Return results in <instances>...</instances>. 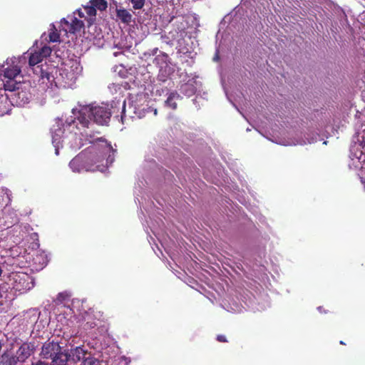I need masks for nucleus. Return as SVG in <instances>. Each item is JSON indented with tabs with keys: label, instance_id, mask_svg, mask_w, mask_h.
<instances>
[{
	"label": "nucleus",
	"instance_id": "nucleus-1",
	"mask_svg": "<svg viewBox=\"0 0 365 365\" xmlns=\"http://www.w3.org/2000/svg\"><path fill=\"white\" fill-rule=\"evenodd\" d=\"M40 356L42 359H51L50 365H54L58 361H60L61 359H66V358L69 357L68 351L63 350L59 344L53 341H48L43 344Z\"/></svg>",
	"mask_w": 365,
	"mask_h": 365
},
{
	"label": "nucleus",
	"instance_id": "nucleus-2",
	"mask_svg": "<svg viewBox=\"0 0 365 365\" xmlns=\"http://www.w3.org/2000/svg\"><path fill=\"white\" fill-rule=\"evenodd\" d=\"M9 281L13 289L19 292H25L34 287L32 277L25 272H12Z\"/></svg>",
	"mask_w": 365,
	"mask_h": 365
},
{
	"label": "nucleus",
	"instance_id": "nucleus-3",
	"mask_svg": "<svg viewBox=\"0 0 365 365\" xmlns=\"http://www.w3.org/2000/svg\"><path fill=\"white\" fill-rule=\"evenodd\" d=\"M21 67L17 64L8 66L4 71V77L8 80L4 83L5 90L13 91L19 89L18 83L14 79L21 73Z\"/></svg>",
	"mask_w": 365,
	"mask_h": 365
},
{
	"label": "nucleus",
	"instance_id": "nucleus-4",
	"mask_svg": "<svg viewBox=\"0 0 365 365\" xmlns=\"http://www.w3.org/2000/svg\"><path fill=\"white\" fill-rule=\"evenodd\" d=\"M90 113L95 123L99 125H106L110 120L111 113L106 106L90 107Z\"/></svg>",
	"mask_w": 365,
	"mask_h": 365
},
{
	"label": "nucleus",
	"instance_id": "nucleus-5",
	"mask_svg": "<svg viewBox=\"0 0 365 365\" xmlns=\"http://www.w3.org/2000/svg\"><path fill=\"white\" fill-rule=\"evenodd\" d=\"M35 350L34 343L24 342L16 351V359L20 363H24L34 354Z\"/></svg>",
	"mask_w": 365,
	"mask_h": 365
},
{
	"label": "nucleus",
	"instance_id": "nucleus-6",
	"mask_svg": "<svg viewBox=\"0 0 365 365\" xmlns=\"http://www.w3.org/2000/svg\"><path fill=\"white\" fill-rule=\"evenodd\" d=\"M51 53V48L49 46H43L38 51L31 53L29 58L30 66H34L41 63L44 58L49 56Z\"/></svg>",
	"mask_w": 365,
	"mask_h": 365
},
{
	"label": "nucleus",
	"instance_id": "nucleus-7",
	"mask_svg": "<svg viewBox=\"0 0 365 365\" xmlns=\"http://www.w3.org/2000/svg\"><path fill=\"white\" fill-rule=\"evenodd\" d=\"M91 353H88L87 350L84 349L83 346H76L74 349H71L70 353L68 352L69 359H71L73 362L77 363L82 360H84Z\"/></svg>",
	"mask_w": 365,
	"mask_h": 365
},
{
	"label": "nucleus",
	"instance_id": "nucleus-8",
	"mask_svg": "<svg viewBox=\"0 0 365 365\" xmlns=\"http://www.w3.org/2000/svg\"><path fill=\"white\" fill-rule=\"evenodd\" d=\"M61 22L69 26L68 31L72 34L80 31L84 27L83 21L78 19L76 17H73L71 23L64 18L61 19Z\"/></svg>",
	"mask_w": 365,
	"mask_h": 365
},
{
	"label": "nucleus",
	"instance_id": "nucleus-9",
	"mask_svg": "<svg viewBox=\"0 0 365 365\" xmlns=\"http://www.w3.org/2000/svg\"><path fill=\"white\" fill-rule=\"evenodd\" d=\"M90 107H85L81 109L77 120L83 127L88 128L91 120L93 118L90 113Z\"/></svg>",
	"mask_w": 365,
	"mask_h": 365
},
{
	"label": "nucleus",
	"instance_id": "nucleus-10",
	"mask_svg": "<svg viewBox=\"0 0 365 365\" xmlns=\"http://www.w3.org/2000/svg\"><path fill=\"white\" fill-rule=\"evenodd\" d=\"M16 359L14 354L6 351L0 356V365H16L19 361Z\"/></svg>",
	"mask_w": 365,
	"mask_h": 365
},
{
	"label": "nucleus",
	"instance_id": "nucleus-11",
	"mask_svg": "<svg viewBox=\"0 0 365 365\" xmlns=\"http://www.w3.org/2000/svg\"><path fill=\"white\" fill-rule=\"evenodd\" d=\"M116 16L123 24H128L132 21V14L125 9H116Z\"/></svg>",
	"mask_w": 365,
	"mask_h": 365
},
{
	"label": "nucleus",
	"instance_id": "nucleus-12",
	"mask_svg": "<svg viewBox=\"0 0 365 365\" xmlns=\"http://www.w3.org/2000/svg\"><path fill=\"white\" fill-rule=\"evenodd\" d=\"M34 72L38 75L41 79L43 81V83H45L44 80L46 79L48 82L51 81L53 76L51 75L50 72L46 70H44L42 68V66H37L35 68H34Z\"/></svg>",
	"mask_w": 365,
	"mask_h": 365
},
{
	"label": "nucleus",
	"instance_id": "nucleus-13",
	"mask_svg": "<svg viewBox=\"0 0 365 365\" xmlns=\"http://www.w3.org/2000/svg\"><path fill=\"white\" fill-rule=\"evenodd\" d=\"M51 132L52 134L53 143H58L63 135L64 130L62 128L59 123H57L56 125L53 126V128L51 129Z\"/></svg>",
	"mask_w": 365,
	"mask_h": 365
},
{
	"label": "nucleus",
	"instance_id": "nucleus-14",
	"mask_svg": "<svg viewBox=\"0 0 365 365\" xmlns=\"http://www.w3.org/2000/svg\"><path fill=\"white\" fill-rule=\"evenodd\" d=\"M180 98V96L177 92H172L169 94L167 100L165 101V105L173 110H175L178 107L176 100Z\"/></svg>",
	"mask_w": 365,
	"mask_h": 365
},
{
	"label": "nucleus",
	"instance_id": "nucleus-15",
	"mask_svg": "<svg viewBox=\"0 0 365 365\" xmlns=\"http://www.w3.org/2000/svg\"><path fill=\"white\" fill-rule=\"evenodd\" d=\"M83 10L89 19H88V24H92L96 16V11L95 10V8L92 4H89L83 6Z\"/></svg>",
	"mask_w": 365,
	"mask_h": 365
},
{
	"label": "nucleus",
	"instance_id": "nucleus-16",
	"mask_svg": "<svg viewBox=\"0 0 365 365\" xmlns=\"http://www.w3.org/2000/svg\"><path fill=\"white\" fill-rule=\"evenodd\" d=\"M10 102L6 97H0V116L7 114L10 110Z\"/></svg>",
	"mask_w": 365,
	"mask_h": 365
},
{
	"label": "nucleus",
	"instance_id": "nucleus-17",
	"mask_svg": "<svg viewBox=\"0 0 365 365\" xmlns=\"http://www.w3.org/2000/svg\"><path fill=\"white\" fill-rule=\"evenodd\" d=\"M49 41L51 42H59L60 41V34L57 31V29L56 28L54 24H51L50 29H49Z\"/></svg>",
	"mask_w": 365,
	"mask_h": 365
},
{
	"label": "nucleus",
	"instance_id": "nucleus-18",
	"mask_svg": "<svg viewBox=\"0 0 365 365\" xmlns=\"http://www.w3.org/2000/svg\"><path fill=\"white\" fill-rule=\"evenodd\" d=\"M89 4L93 6L96 11L98 9L101 11H106L108 7V3L106 0H91Z\"/></svg>",
	"mask_w": 365,
	"mask_h": 365
},
{
	"label": "nucleus",
	"instance_id": "nucleus-19",
	"mask_svg": "<svg viewBox=\"0 0 365 365\" xmlns=\"http://www.w3.org/2000/svg\"><path fill=\"white\" fill-rule=\"evenodd\" d=\"M81 365H100V361L91 354H89L84 359Z\"/></svg>",
	"mask_w": 365,
	"mask_h": 365
},
{
	"label": "nucleus",
	"instance_id": "nucleus-20",
	"mask_svg": "<svg viewBox=\"0 0 365 365\" xmlns=\"http://www.w3.org/2000/svg\"><path fill=\"white\" fill-rule=\"evenodd\" d=\"M85 320L86 321L85 324L86 328L92 329L97 326V323L93 319V315L90 313L86 314L85 317Z\"/></svg>",
	"mask_w": 365,
	"mask_h": 365
},
{
	"label": "nucleus",
	"instance_id": "nucleus-21",
	"mask_svg": "<svg viewBox=\"0 0 365 365\" xmlns=\"http://www.w3.org/2000/svg\"><path fill=\"white\" fill-rule=\"evenodd\" d=\"M133 5L134 10L142 9L145 5V0H129Z\"/></svg>",
	"mask_w": 365,
	"mask_h": 365
},
{
	"label": "nucleus",
	"instance_id": "nucleus-22",
	"mask_svg": "<svg viewBox=\"0 0 365 365\" xmlns=\"http://www.w3.org/2000/svg\"><path fill=\"white\" fill-rule=\"evenodd\" d=\"M76 12L80 18H84L88 21V19H89L88 17L85 15L84 12L81 9H78Z\"/></svg>",
	"mask_w": 365,
	"mask_h": 365
},
{
	"label": "nucleus",
	"instance_id": "nucleus-23",
	"mask_svg": "<svg viewBox=\"0 0 365 365\" xmlns=\"http://www.w3.org/2000/svg\"><path fill=\"white\" fill-rule=\"evenodd\" d=\"M217 340L219 342H227V338L225 335L219 334L217 336Z\"/></svg>",
	"mask_w": 365,
	"mask_h": 365
},
{
	"label": "nucleus",
	"instance_id": "nucleus-24",
	"mask_svg": "<svg viewBox=\"0 0 365 365\" xmlns=\"http://www.w3.org/2000/svg\"><path fill=\"white\" fill-rule=\"evenodd\" d=\"M31 365H48V363L43 361L41 360H38L35 362H32Z\"/></svg>",
	"mask_w": 365,
	"mask_h": 365
},
{
	"label": "nucleus",
	"instance_id": "nucleus-25",
	"mask_svg": "<svg viewBox=\"0 0 365 365\" xmlns=\"http://www.w3.org/2000/svg\"><path fill=\"white\" fill-rule=\"evenodd\" d=\"M78 162H79V157H76V158H73V159L71 161L70 165H71V166H73V165H75V164L78 163Z\"/></svg>",
	"mask_w": 365,
	"mask_h": 365
},
{
	"label": "nucleus",
	"instance_id": "nucleus-26",
	"mask_svg": "<svg viewBox=\"0 0 365 365\" xmlns=\"http://www.w3.org/2000/svg\"><path fill=\"white\" fill-rule=\"evenodd\" d=\"M125 101H124L123 103V110H125Z\"/></svg>",
	"mask_w": 365,
	"mask_h": 365
},
{
	"label": "nucleus",
	"instance_id": "nucleus-27",
	"mask_svg": "<svg viewBox=\"0 0 365 365\" xmlns=\"http://www.w3.org/2000/svg\"><path fill=\"white\" fill-rule=\"evenodd\" d=\"M339 343H340V344H343V345L345 344V343L343 341H340Z\"/></svg>",
	"mask_w": 365,
	"mask_h": 365
},
{
	"label": "nucleus",
	"instance_id": "nucleus-28",
	"mask_svg": "<svg viewBox=\"0 0 365 365\" xmlns=\"http://www.w3.org/2000/svg\"><path fill=\"white\" fill-rule=\"evenodd\" d=\"M98 140H102V138H98Z\"/></svg>",
	"mask_w": 365,
	"mask_h": 365
}]
</instances>
